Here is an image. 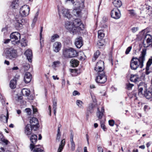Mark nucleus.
I'll return each mask as SVG.
<instances>
[{
  "label": "nucleus",
  "instance_id": "nucleus-52",
  "mask_svg": "<svg viewBox=\"0 0 152 152\" xmlns=\"http://www.w3.org/2000/svg\"><path fill=\"white\" fill-rule=\"evenodd\" d=\"M20 77V75H16L14 77V78L13 79H14L17 82V81L19 79Z\"/></svg>",
  "mask_w": 152,
  "mask_h": 152
},
{
  "label": "nucleus",
  "instance_id": "nucleus-28",
  "mask_svg": "<svg viewBox=\"0 0 152 152\" xmlns=\"http://www.w3.org/2000/svg\"><path fill=\"white\" fill-rule=\"evenodd\" d=\"M19 1L15 0L12 2L11 7L12 8L17 9L19 7Z\"/></svg>",
  "mask_w": 152,
  "mask_h": 152
},
{
  "label": "nucleus",
  "instance_id": "nucleus-15",
  "mask_svg": "<svg viewBox=\"0 0 152 152\" xmlns=\"http://www.w3.org/2000/svg\"><path fill=\"white\" fill-rule=\"evenodd\" d=\"M58 10L59 12H61V13L65 17L68 18H71V16L70 14L69 11L68 9H66L64 7H62L61 9V11L59 9Z\"/></svg>",
  "mask_w": 152,
  "mask_h": 152
},
{
  "label": "nucleus",
  "instance_id": "nucleus-47",
  "mask_svg": "<svg viewBox=\"0 0 152 152\" xmlns=\"http://www.w3.org/2000/svg\"><path fill=\"white\" fill-rule=\"evenodd\" d=\"M126 86L127 89L129 90L132 89V87L134 86V85L132 84L129 83L126 84Z\"/></svg>",
  "mask_w": 152,
  "mask_h": 152
},
{
  "label": "nucleus",
  "instance_id": "nucleus-17",
  "mask_svg": "<svg viewBox=\"0 0 152 152\" xmlns=\"http://www.w3.org/2000/svg\"><path fill=\"white\" fill-rule=\"evenodd\" d=\"M61 47V42H56L53 44V50L55 52L57 53L60 50Z\"/></svg>",
  "mask_w": 152,
  "mask_h": 152
},
{
  "label": "nucleus",
  "instance_id": "nucleus-59",
  "mask_svg": "<svg viewBox=\"0 0 152 152\" xmlns=\"http://www.w3.org/2000/svg\"><path fill=\"white\" fill-rule=\"evenodd\" d=\"M137 27H133L132 29V31L133 33L136 32L137 30Z\"/></svg>",
  "mask_w": 152,
  "mask_h": 152
},
{
  "label": "nucleus",
  "instance_id": "nucleus-26",
  "mask_svg": "<svg viewBox=\"0 0 152 152\" xmlns=\"http://www.w3.org/2000/svg\"><path fill=\"white\" fill-rule=\"evenodd\" d=\"M70 51V58L75 57L78 55V52L74 48H69Z\"/></svg>",
  "mask_w": 152,
  "mask_h": 152
},
{
  "label": "nucleus",
  "instance_id": "nucleus-50",
  "mask_svg": "<svg viewBox=\"0 0 152 152\" xmlns=\"http://www.w3.org/2000/svg\"><path fill=\"white\" fill-rule=\"evenodd\" d=\"M132 48L131 46H129L128 47L126 50L125 51V54H129L130 51H131L132 49Z\"/></svg>",
  "mask_w": 152,
  "mask_h": 152
},
{
  "label": "nucleus",
  "instance_id": "nucleus-54",
  "mask_svg": "<svg viewBox=\"0 0 152 152\" xmlns=\"http://www.w3.org/2000/svg\"><path fill=\"white\" fill-rule=\"evenodd\" d=\"M37 20V19L35 18H34L33 20V22L31 25V26L32 27H34L35 25V23H36Z\"/></svg>",
  "mask_w": 152,
  "mask_h": 152
},
{
  "label": "nucleus",
  "instance_id": "nucleus-39",
  "mask_svg": "<svg viewBox=\"0 0 152 152\" xmlns=\"http://www.w3.org/2000/svg\"><path fill=\"white\" fill-rule=\"evenodd\" d=\"M100 53L99 50H97L94 54V58L92 59V61H95L100 54Z\"/></svg>",
  "mask_w": 152,
  "mask_h": 152
},
{
  "label": "nucleus",
  "instance_id": "nucleus-51",
  "mask_svg": "<svg viewBox=\"0 0 152 152\" xmlns=\"http://www.w3.org/2000/svg\"><path fill=\"white\" fill-rule=\"evenodd\" d=\"M114 123L115 121L113 120H110L109 121V125L111 126H113L114 125Z\"/></svg>",
  "mask_w": 152,
  "mask_h": 152
},
{
  "label": "nucleus",
  "instance_id": "nucleus-25",
  "mask_svg": "<svg viewBox=\"0 0 152 152\" xmlns=\"http://www.w3.org/2000/svg\"><path fill=\"white\" fill-rule=\"evenodd\" d=\"M9 118V113L8 111H7L6 116L3 114H1L0 115V119L4 123H7L8 119Z\"/></svg>",
  "mask_w": 152,
  "mask_h": 152
},
{
  "label": "nucleus",
  "instance_id": "nucleus-33",
  "mask_svg": "<svg viewBox=\"0 0 152 152\" xmlns=\"http://www.w3.org/2000/svg\"><path fill=\"white\" fill-rule=\"evenodd\" d=\"M144 94L147 99H150L152 97V91H146L144 92Z\"/></svg>",
  "mask_w": 152,
  "mask_h": 152
},
{
  "label": "nucleus",
  "instance_id": "nucleus-10",
  "mask_svg": "<svg viewBox=\"0 0 152 152\" xmlns=\"http://www.w3.org/2000/svg\"><path fill=\"white\" fill-rule=\"evenodd\" d=\"M65 26L66 28L70 32H72L73 34L76 33V31L72 22L68 21L66 22Z\"/></svg>",
  "mask_w": 152,
  "mask_h": 152
},
{
  "label": "nucleus",
  "instance_id": "nucleus-3",
  "mask_svg": "<svg viewBox=\"0 0 152 152\" xmlns=\"http://www.w3.org/2000/svg\"><path fill=\"white\" fill-rule=\"evenodd\" d=\"M80 3L79 2H77L75 5L74 9L73 10V13L75 16L78 17H80L81 14V10L80 7H84V0H81Z\"/></svg>",
  "mask_w": 152,
  "mask_h": 152
},
{
  "label": "nucleus",
  "instance_id": "nucleus-45",
  "mask_svg": "<svg viewBox=\"0 0 152 152\" xmlns=\"http://www.w3.org/2000/svg\"><path fill=\"white\" fill-rule=\"evenodd\" d=\"M101 126L103 130L105 131L107 130V128L105 126L104 124V122L102 121H100Z\"/></svg>",
  "mask_w": 152,
  "mask_h": 152
},
{
  "label": "nucleus",
  "instance_id": "nucleus-62",
  "mask_svg": "<svg viewBox=\"0 0 152 152\" xmlns=\"http://www.w3.org/2000/svg\"><path fill=\"white\" fill-rule=\"evenodd\" d=\"M98 152H103V150L102 148L100 147H98Z\"/></svg>",
  "mask_w": 152,
  "mask_h": 152
},
{
  "label": "nucleus",
  "instance_id": "nucleus-48",
  "mask_svg": "<svg viewBox=\"0 0 152 152\" xmlns=\"http://www.w3.org/2000/svg\"><path fill=\"white\" fill-rule=\"evenodd\" d=\"M71 148L72 151H74L75 150V145L74 142L73 141H71Z\"/></svg>",
  "mask_w": 152,
  "mask_h": 152
},
{
  "label": "nucleus",
  "instance_id": "nucleus-11",
  "mask_svg": "<svg viewBox=\"0 0 152 152\" xmlns=\"http://www.w3.org/2000/svg\"><path fill=\"white\" fill-rule=\"evenodd\" d=\"M104 62L102 61H98L94 68V70L97 72L104 71Z\"/></svg>",
  "mask_w": 152,
  "mask_h": 152
},
{
  "label": "nucleus",
  "instance_id": "nucleus-8",
  "mask_svg": "<svg viewBox=\"0 0 152 152\" xmlns=\"http://www.w3.org/2000/svg\"><path fill=\"white\" fill-rule=\"evenodd\" d=\"M30 124L31 129L34 131H36L39 127L38 120L36 118H33L30 119Z\"/></svg>",
  "mask_w": 152,
  "mask_h": 152
},
{
  "label": "nucleus",
  "instance_id": "nucleus-64",
  "mask_svg": "<svg viewBox=\"0 0 152 152\" xmlns=\"http://www.w3.org/2000/svg\"><path fill=\"white\" fill-rule=\"evenodd\" d=\"M39 10H38L37 13H36L35 16L34 17V18H37V17L38 16V15H39Z\"/></svg>",
  "mask_w": 152,
  "mask_h": 152
},
{
  "label": "nucleus",
  "instance_id": "nucleus-36",
  "mask_svg": "<svg viewBox=\"0 0 152 152\" xmlns=\"http://www.w3.org/2000/svg\"><path fill=\"white\" fill-rule=\"evenodd\" d=\"M16 82L14 79H12L10 84V87L12 89H14L15 88L16 85Z\"/></svg>",
  "mask_w": 152,
  "mask_h": 152
},
{
  "label": "nucleus",
  "instance_id": "nucleus-42",
  "mask_svg": "<svg viewBox=\"0 0 152 152\" xmlns=\"http://www.w3.org/2000/svg\"><path fill=\"white\" fill-rule=\"evenodd\" d=\"M34 149L33 151V152H43L44 151L41 149L37 147V146H34Z\"/></svg>",
  "mask_w": 152,
  "mask_h": 152
},
{
  "label": "nucleus",
  "instance_id": "nucleus-63",
  "mask_svg": "<svg viewBox=\"0 0 152 152\" xmlns=\"http://www.w3.org/2000/svg\"><path fill=\"white\" fill-rule=\"evenodd\" d=\"M1 101L2 103V105H4L5 104V99L4 98H2V99L1 100Z\"/></svg>",
  "mask_w": 152,
  "mask_h": 152
},
{
  "label": "nucleus",
  "instance_id": "nucleus-14",
  "mask_svg": "<svg viewBox=\"0 0 152 152\" xmlns=\"http://www.w3.org/2000/svg\"><path fill=\"white\" fill-rule=\"evenodd\" d=\"M30 140L31 143L30 145V148L32 151L34 148V144L37 140V136L36 134L32 135L30 138Z\"/></svg>",
  "mask_w": 152,
  "mask_h": 152
},
{
  "label": "nucleus",
  "instance_id": "nucleus-12",
  "mask_svg": "<svg viewBox=\"0 0 152 152\" xmlns=\"http://www.w3.org/2000/svg\"><path fill=\"white\" fill-rule=\"evenodd\" d=\"M96 107V104L93 103L89 104L87 108L86 115L87 119H88L89 114L92 113L94 112V109Z\"/></svg>",
  "mask_w": 152,
  "mask_h": 152
},
{
  "label": "nucleus",
  "instance_id": "nucleus-40",
  "mask_svg": "<svg viewBox=\"0 0 152 152\" xmlns=\"http://www.w3.org/2000/svg\"><path fill=\"white\" fill-rule=\"evenodd\" d=\"M76 103L77 105L81 109H83V103L82 101L78 100H77Z\"/></svg>",
  "mask_w": 152,
  "mask_h": 152
},
{
  "label": "nucleus",
  "instance_id": "nucleus-21",
  "mask_svg": "<svg viewBox=\"0 0 152 152\" xmlns=\"http://www.w3.org/2000/svg\"><path fill=\"white\" fill-rule=\"evenodd\" d=\"M25 54L26 56L28 61L31 62H32V54L31 50L29 49L27 50L25 53Z\"/></svg>",
  "mask_w": 152,
  "mask_h": 152
},
{
  "label": "nucleus",
  "instance_id": "nucleus-32",
  "mask_svg": "<svg viewBox=\"0 0 152 152\" xmlns=\"http://www.w3.org/2000/svg\"><path fill=\"white\" fill-rule=\"evenodd\" d=\"M139 79L137 77V75H131L130 78V80L132 82L137 83L138 82Z\"/></svg>",
  "mask_w": 152,
  "mask_h": 152
},
{
  "label": "nucleus",
  "instance_id": "nucleus-31",
  "mask_svg": "<svg viewBox=\"0 0 152 152\" xmlns=\"http://www.w3.org/2000/svg\"><path fill=\"white\" fill-rule=\"evenodd\" d=\"M21 93L23 96H27L29 95L30 91L27 89L23 88L21 90Z\"/></svg>",
  "mask_w": 152,
  "mask_h": 152
},
{
  "label": "nucleus",
  "instance_id": "nucleus-49",
  "mask_svg": "<svg viewBox=\"0 0 152 152\" xmlns=\"http://www.w3.org/2000/svg\"><path fill=\"white\" fill-rule=\"evenodd\" d=\"M25 111L27 113L28 115H30L31 113V110L30 108H26L25 110Z\"/></svg>",
  "mask_w": 152,
  "mask_h": 152
},
{
  "label": "nucleus",
  "instance_id": "nucleus-18",
  "mask_svg": "<svg viewBox=\"0 0 152 152\" xmlns=\"http://www.w3.org/2000/svg\"><path fill=\"white\" fill-rule=\"evenodd\" d=\"M32 79V75L28 72H26L25 74L24 80L26 83H28L31 82Z\"/></svg>",
  "mask_w": 152,
  "mask_h": 152
},
{
  "label": "nucleus",
  "instance_id": "nucleus-60",
  "mask_svg": "<svg viewBox=\"0 0 152 152\" xmlns=\"http://www.w3.org/2000/svg\"><path fill=\"white\" fill-rule=\"evenodd\" d=\"M33 110L34 113H35L37 112V110L35 107L32 106Z\"/></svg>",
  "mask_w": 152,
  "mask_h": 152
},
{
  "label": "nucleus",
  "instance_id": "nucleus-13",
  "mask_svg": "<svg viewBox=\"0 0 152 152\" xmlns=\"http://www.w3.org/2000/svg\"><path fill=\"white\" fill-rule=\"evenodd\" d=\"M152 41V37L149 34H147L145 36L142 44L145 47H148L150 44L149 43Z\"/></svg>",
  "mask_w": 152,
  "mask_h": 152
},
{
  "label": "nucleus",
  "instance_id": "nucleus-30",
  "mask_svg": "<svg viewBox=\"0 0 152 152\" xmlns=\"http://www.w3.org/2000/svg\"><path fill=\"white\" fill-rule=\"evenodd\" d=\"M65 139H63L61 141L58 150V152H61L62 151L65 145Z\"/></svg>",
  "mask_w": 152,
  "mask_h": 152
},
{
  "label": "nucleus",
  "instance_id": "nucleus-58",
  "mask_svg": "<svg viewBox=\"0 0 152 152\" xmlns=\"http://www.w3.org/2000/svg\"><path fill=\"white\" fill-rule=\"evenodd\" d=\"M61 136V134L60 133H58L57 135V137H56V140H58V141H59V139L60 138V137Z\"/></svg>",
  "mask_w": 152,
  "mask_h": 152
},
{
  "label": "nucleus",
  "instance_id": "nucleus-19",
  "mask_svg": "<svg viewBox=\"0 0 152 152\" xmlns=\"http://www.w3.org/2000/svg\"><path fill=\"white\" fill-rule=\"evenodd\" d=\"M11 39H13V41H16L18 39V38H20V34L17 32H15L12 33L10 35Z\"/></svg>",
  "mask_w": 152,
  "mask_h": 152
},
{
  "label": "nucleus",
  "instance_id": "nucleus-29",
  "mask_svg": "<svg viewBox=\"0 0 152 152\" xmlns=\"http://www.w3.org/2000/svg\"><path fill=\"white\" fill-rule=\"evenodd\" d=\"M69 49H65L63 51V55L65 58H70Z\"/></svg>",
  "mask_w": 152,
  "mask_h": 152
},
{
  "label": "nucleus",
  "instance_id": "nucleus-23",
  "mask_svg": "<svg viewBox=\"0 0 152 152\" xmlns=\"http://www.w3.org/2000/svg\"><path fill=\"white\" fill-rule=\"evenodd\" d=\"M104 112V107H102L101 111H100L99 108H97V111L96 113V115L99 119H101L102 118Z\"/></svg>",
  "mask_w": 152,
  "mask_h": 152
},
{
  "label": "nucleus",
  "instance_id": "nucleus-27",
  "mask_svg": "<svg viewBox=\"0 0 152 152\" xmlns=\"http://www.w3.org/2000/svg\"><path fill=\"white\" fill-rule=\"evenodd\" d=\"M112 3L117 8L120 7L122 5V2L120 0H113Z\"/></svg>",
  "mask_w": 152,
  "mask_h": 152
},
{
  "label": "nucleus",
  "instance_id": "nucleus-44",
  "mask_svg": "<svg viewBox=\"0 0 152 152\" xmlns=\"http://www.w3.org/2000/svg\"><path fill=\"white\" fill-rule=\"evenodd\" d=\"M140 9L142 10H145L146 11L147 10H148L149 9V7L146 5L141 6V7Z\"/></svg>",
  "mask_w": 152,
  "mask_h": 152
},
{
  "label": "nucleus",
  "instance_id": "nucleus-20",
  "mask_svg": "<svg viewBox=\"0 0 152 152\" xmlns=\"http://www.w3.org/2000/svg\"><path fill=\"white\" fill-rule=\"evenodd\" d=\"M144 88L145 89L144 84L143 83H140L139 85L138 86V94L141 96L144 95L142 93Z\"/></svg>",
  "mask_w": 152,
  "mask_h": 152
},
{
  "label": "nucleus",
  "instance_id": "nucleus-1",
  "mask_svg": "<svg viewBox=\"0 0 152 152\" xmlns=\"http://www.w3.org/2000/svg\"><path fill=\"white\" fill-rule=\"evenodd\" d=\"M147 49H142L141 54L139 58L133 57L130 61V67L132 70H136L139 67L142 68L143 66L144 61Z\"/></svg>",
  "mask_w": 152,
  "mask_h": 152
},
{
  "label": "nucleus",
  "instance_id": "nucleus-16",
  "mask_svg": "<svg viewBox=\"0 0 152 152\" xmlns=\"http://www.w3.org/2000/svg\"><path fill=\"white\" fill-rule=\"evenodd\" d=\"M75 44L76 47L80 48L83 45V40L82 37H79L75 39Z\"/></svg>",
  "mask_w": 152,
  "mask_h": 152
},
{
  "label": "nucleus",
  "instance_id": "nucleus-37",
  "mask_svg": "<svg viewBox=\"0 0 152 152\" xmlns=\"http://www.w3.org/2000/svg\"><path fill=\"white\" fill-rule=\"evenodd\" d=\"M59 36L58 34H54L51 37V42H54L57 39L59 38Z\"/></svg>",
  "mask_w": 152,
  "mask_h": 152
},
{
  "label": "nucleus",
  "instance_id": "nucleus-55",
  "mask_svg": "<svg viewBox=\"0 0 152 152\" xmlns=\"http://www.w3.org/2000/svg\"><path fill=\"white\" fill-rule=\"evenodd\" d=\"M22 99L23 97L22 96H18L17 97H16V100L18 102H19L20 100H21Z\"/></svg>",
  "mask_w": 152,
  "mask_h": 152
},
{
  "label": "nucleus",
  "instance_id": "nucleus-61",
  "mask_svg": "<svg viewBox=\"0 0 152 152\" xmlns=\"http://www.w3.org/2000/svg\"><path fill=\"white\" fill-rule=\"evenodd\" d=\"M73 137H74V134L73 133H71V135L70 137V141H73Z\"/></svg>",
  "mask_w": 152,
  "mask_h": 152
},
{
  "label": "nucleus",
  "instance_id": "nucleus-9",
  "mask_svg": "<svg viewBox=\"0 0 152 152\" xmlns=\"http://www.w3.org/2000/svg\"><path fill=\"white\" fill-rule=\"evenodd\" d=\"M110 15L112 18L115 19L120 18L121 15L120 11L117 8H114L111 10Z\"/></svg>",
  "mask_w": 152,
  "mask_h": 152
},
{
  "label": "nucleus",
  "instance_id": "nucleus-43",
  "mask_svg": "<svg viewBox=\"0 0 152 152\" xmlns=\"http://www.w3.org/2000/svg\"><path fill=\"white\" fill-rule=\"evenodd\" d=\"M60 64L61 62L60 61H54L53 63L52 66L53 67V68H56Z\"/></svg>",
  "mask_w": 152,
  "mask_h": 152
},
{
  "label": "nucleus",
  "instance_id": "nucleus-24",
  "mask_svg": "<svg viewBox=\"0 0 152 152\" xmlns=\"http://www.w3.org/2000/svg\"><path fill=\"white\" fill-rule=\"evenodd\" d=\"M30 128H31V127L30 124H27L25 127V133L28 137H29V136L31 134L32 130H33L31 129H30Z\"/></svg>",
  "mask_w": 152,
  "mask_h": 152
},
{
  "label": "nucleus",
  "instance_id": "nucleus-46",
  "mask_svg": "<svg viewBox=\"0 0 152 152\" xmlns=\"http://www.w3.org/2000/svg\"><path fill=\"white\" fill-rule=\"evenodd\" d=\"M3 144V142H0V152H4L5 151Z\"/></svg>",
  "mask_w": 152,
  "mask_h": 152
},
{
  "label": "nucleus",
  "instance_id": "nucleus-4",
  "mask_svg": "<svg viewBox=\"0 0 152 152\" xmlns=\"http://www.w3.org/2000/svg\"><path fill=\"white\" fill-rule=\"evenodd\" d=\"M98 76L96 79V83L101 84L104 83L107 81V77L105 74V71L97 72Z\"/></svg>",
  "mask_w": 152,
  "mask_h": 152
},
{
  "label": "nucleus",
  "instance_id": "nucleus-38",
  "mask_svg": "<svg viewBox=\"0 0 152 152\" xmlns=\"http://www.w3.org/2000/svg\"><path fill=\"white\" fill-rule=\"evenodd\" d=\"M104 34L102 30H99L98 31V37L101 39H102L104 37Z\"/></svg>",
  "mask_w": 152,
  "mask_h": 152
},
{
  "label": "nucleus",
  "instance_id": "nucleus-2",
  "mask_svg": "<svg viewBox=\"0 0 152 152\" xmlns=\"http://www.w3.org/2000/svg\"><path fill=\"white\" fill-rule=\"evenodd\" d=\"M3 56L7 58L14 59L17 56V51L12 48H7L4 50Z\"/></svg>",
  "mask_w": 152,
  "mask_h": 152
},
{
  "label": "nucleus",
  "instance_id": "nucleus-57",
  "mask_svg": "<svg viewBox=\"0 0 152 152\" xmlns=\"http://www.w3.org/2000/svg\"><path fill=\"white\" fill-rule=\"evenodd\" d=\"M73 95L74 96L80 95V93L77 91H75L73 93Z\"/></svg>",
  "mask_w": 152,
  "mask_h": 152
},
{
  "label": "nucleus",
  "instance_id": "nucleus-41",
  "mask_svg": "<svg viewBox=\"0 0 152 152\" xmlns=\"http://www.w3.org/2000/svg\"><path fill=\"white\" fill-rule=\"evenodd\" d=\"M0 140L1 141L5 143L6 145H7L8 144V141L7 140L5 139L4 138V136L3 134H1L0 133Z\"/></svg>",
  "mask_w": 152,
  "mask_h": 152
},
{
  "label": "nucleus",
  "instance_id": "nucleus-7",
  "mask_svg": "<svg viewBox=\"0 0 152 152\" xmlns=\"http://www.w3.org/2000/svg\"><path fill=\"white\" fill-rule=\"evenodd\" d=\"M16 22L15 23V26L16 29L18 30L21 29L23 27V25L24 20L21 16L18 17L17 15L15 17Z\"/></svg>",
  "mask_w": 152,
  "mask_h": 152
},
{
  "label": "nucleus",
  "instance_id": "nucleus-56",
  "mask_svg": "<svg viewBox=\"0 0 152 152\" xmlns=\"http://www.w3.org/2000/svg\"><path fill=\"white\" fill-rule=\"evenodd\" d=\"M20 43L21 45L22 46L25 47L27 45L26 42L25 41L24 42L21 41L20 42Z\"/></svg>",
  "mask_w": 152,
  "mask_h": 152
},
{
  "label": "nucleus",
  "instance_id": "nucleus-6",
  "mask_svg": "<svg viewBox=\"0 0 152 152\" xmlns=\"http://www.w3.org/2000/svg\"><path fill=\"white\" fill-rule=\"evenodd\" d=\"M30 10L29 7L27 5H25L21 7L19 10V13L20 15L19 16L22 17H26L28 15Z\"/></svg>",
  "mask_w": 152,
  "mask_h": 152
},
{
  "label": "nucleus",
  "instance_id": "nucleus-5",
  "mask_svg": "<svg viewBox=\"0 0 152 152\" xmlns=\"http://www.w3.org/2000/svg\"><path fill=\"white\" fill-rule=\"evenodd\" d=\"M72 23L75 26L74 28L76 32H79L81 30H83L84 28V25L82 23L81 20L80 19H76Z\"/></svg>",
  "mask_w": 152,
  "mask_h": 152
},
{
  "label": "nucleus",
  "instance_id": "nucleus-22",
  "mask_svg": "<svg viewBox=\"0 0 152 152\" xmlns=\"http://www.w3.org/2000/svg\"><path fill=\"white\" fill-rule=\"evenodd\" d=\"M152 58H149L147 63L146 66L145 68V73L147 75H148L151 72L149 71V67L152 64Z\"/></svg>",
  "mask_w": 152,
  "mask_h": 152
},
{
  "label": "nucleus",
  "instance_id": "nucleus-34",
  "mask_svg": "<svg viewBox=\"0 0 152 152\" xmlns=\"http://www.w3.org/2000/svg\"><path fill=\"white\" fill-rule=\"evenodd\" d=\"M70 62L72 66L74 67L77 66L79 64V61L77 59H72Z\"/></svg>",
  "mask_w": 152,
  "mask_h": 152
},
{
  "label": "nucleus",
  "instance_id": "nucleus-53",
  "mask_svg": "<svg viewBox=\"0 0 152 152\" xmlns=\"http://www.w3.org/2000/svg\"><path fill=\"white\" fill-rule=\"evenodd\" d=\"M30 68V65L28 64H26L24 66V68L25 70H28Z\"/></svg>",
  "mask_w": 152,
  "mask_h": 152
},
{
  "label": "nucleus",
  "instance_id": "nucleus-35",
  "mask_svg": "<svg viewBox=\"0 0 152 152\" xmlns=\"http://www.w3.org/2000/svg\"><path fill=\"white\" fill-rule=\"evenodd\" d=\"M57 100L56 99H53V109L54 114L55 115H56V110L57 109Z\"/></svg>",
  "mask_w": 152,
  "mask_h": 152
}]
</instances>
